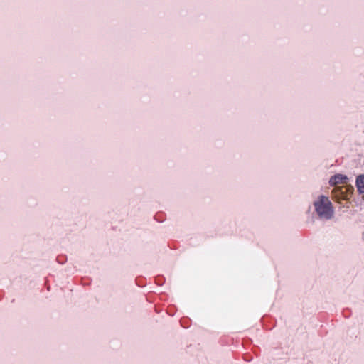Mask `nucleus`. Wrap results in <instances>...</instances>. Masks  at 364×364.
<instances>
[{"label":"nucleus","mask_w":364,"mask_h":364,"mask_svg":"<svg viewBox=\"0 0 364 364\" xmlns=\"http://www.w3.org/2000/svg\"><path fill=\"white\" fill-rule=\"evenodd\" d=\"M358 191L360 193H364V175L360 176L356 180Z\"/></svg>","instance_id":"nucleus-4"},{"label":"nucleus","mask_w":364,"mask_h":364,"mask_svg":"<svg viewBox=\"0 0 364 364\" xmlns=\"http://www.w3.org/2000/svg\"><path fill=\"white\" fill-rule=\"evenodd\" d=\"M329 184L331 186H334V188L349 185L348 178L343 174H336L330 178Z\"/></svg>","instance_id":"nucleus-3"},{"label":"nucleus","mask_w":364,"mask_h":364,"mask_svg":"<svg viewBox=\"0 0 364 364\" xmlns=\"http://www.w3.org/2000/svg\"><path fill=\"white\" fill-rule=\"evenodd\" d=\"M353 187L350 185L341 186L334 188L332 191V197L336 201L348 200L353 192Z\"/></svg>","instance_id":"nucleus-2"},{"label":"nucleus","mask_w":364,"mask_h":364,"mask_svg":"<svg viewBox=\"0 0 364 364\" xmlns=\"http://www.w3.org/2000/svg\"><path fill=\"white\" fill-rule=\"evenodd\" d=\"M316 212L321 218L329 220L333 216L334 210L329 198L320 196L314 202Z\"/></svg>","instance_id":"nucleus-1"}]
</instances>
